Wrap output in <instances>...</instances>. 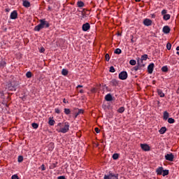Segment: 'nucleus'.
I'll use <instances>...</instances> for the list:
<instances>
[{"mask_svg":"<svg viewBox=\"0 0 179 179\" xmlns=\"http://www.w3.org/2000/svg\"><path fill=\"white\" fill-rule=\"evenodd\" d=\"M39 22L40 23L34 27V31H40L42 29H48V27H50V22L45 20V19L39 20Z\"/></svg>","mask_w":179,"mask_h":179,"instance_id":"nucleus-1","label":"nucleus"},{"mask_svg":"<svg viewBox=\"0 0 179 179\" xmlns=\"http://www.w3.org/2000/svg\"><path fill=\"white\" fill-rule=\"evenodd\" d=\"M57 127H58V128H59V129H57V131L59 133L66 134V132H68L69 131V128L71 126L69 124V122H65L63 123H61V122L58 123Z\"/></svg>","mask_w":179,"mask_h":179,"instance_id":"nucleus-2","label":"nucleus"},{"mask_svg":"<svg viewBox=\"0 0 179 179\" xmlns=\"http://www.w3.org/2000/svg\"><path fill=\"white\" fill-rule=\"evenodd\" d=\"M119 79L120 80H127L128 79V73L127 71H122L119 73Z\"/></svg>","mask_w":179,"mask_h":179,"instance_id":"nucleus-3","label":"nucleus"},{"mask_svg":"<svg viewBox=\"0 0 179 179\" xmlns=\"http://www.w3.org/2000/svg\"><path fill=\"white\" fill-rule=\"evenodd\" d=\"M164 157L168 162H174V155L172 152L165 155Z\"/></svg>","mask_w":179,"mask_h":179,"instance_id":"nucleus-4","label":"nucleus"},{"mask_svg":"<svg viewBox=\"0 0 179 179\" xmlns=\"http://www.w3.org/2000/svg\"><path fill=\"white\" fill-rule=\"evenodd\" d=\"M143 23L144 26L149 27V26H152V23H153V22L150 19L145 18L143 20Z\"/></svg>","mask_w":179,"mask_h":179,"instance_id":"nucleus-5","label":"nucleus"},{"mask_svg":"<svg viewBox=\"0 0 179 179\" xmlns=\"http://www.w3.org/2000/svg\"><path fill=\"white\" fill-rule=\"evenodd\" d=\"M143 67H145L144 64H141L139 62H137V66L134 67V71H139V69H142Z\"/></svg>","mask_w":179,"mask_h":179,"instance_id":"nucleus-6","label":"nucleus"},{"mask_svg":"<svg viewBox=\"0 0 179 179\" xmlns=\"http://www.w3.org/2000/svg\"><path fill=\"white\" fill-rule=\"evenodd\" d=\"M153 69H155V64L151 63L148 66V72L151 75V73H153Z\"/></svg>","mask_w":179,"mask_h":179,"instance_id":"nucleus-7","label":"nucleus"},{"mask_svg":"<svg viewBox=\"0 0 179 179\" xmlns=\"http://www.w3.org/2000/svg\"><path fill=\"white\" fill-rule=\"evenodd\" d=\"M82 29L83 31H87L88 30H90V24H89V22H86L83 24Z\"/></svg>","mask_w":179,"mask_h":179,"instance_id":"nucleus-8","label":"nucleus"},{"mask_svg":"<svg viewBox=\"0 0 179 179\" xmlns=\"http://www.w3.org/2000/svg\"><path fill=\"white\" fill-rule=\"evenodd\" d=\"M141 148L144 152H149L150 150V146L148 144H141Z\"/></svg>","mask_w":179,"mask_h":179,"instance_id":"nucleus-9","label":"nucleus"},{"mask_svg":"<svg viewBox=\"0 0 179 179\" xmlns=\"http://www.w3.org/2000/svg\"><path fill=\"white\" fill-rule=\"evenodd\" d=\"M10 19L15 20V19H17V11L13 10L10 15Z\"/></svg>","mask_w":179,"mask_h":179,"instance_id":"nucleus-10","label":"nucleus"},{"mask_svg":"<svg viewBox=\"0 0 179 179\" xmlns=\"http://www.w3.org/2000/svg\"><path fill=\"white\" fill-rule=\"evenodd\" d=\"M148 59V55H143L141 56L140 59L137 60V62L140 64H143V61H146Z\"/></svg>","mask_w":179,"mask_h":179,"instance_id":"nucleus-11","label":"nucleus"},{"mask_svg":"<svg viewBox=\"0 0 179 179\" xmlns=\"http://www.w3.org/2000/svg\"><path fill=\"white\" fill-rule=\"evenodd\" d=\"M170 27L169 26H164L162 29V31L164 34H169V33H170Z\"/></svg>","mask_w":179,"mask_h":179,"instance_id":"nucleus-12","label":"nucleus"},{"mask_svg":"<svg viewBox=\"0 0 179 179\" xmlns=\"http://www.w3.org/2000/svg\"><path fill=\"white\" fill-rule=\"evenodd\" d=\"M105 100L106 101H113V96L111 94H108L105 96Z\"/></svg>","mask_w":179,"mask_h":179,"instance_id":"nucleus-13","label":"nucleus"},{"mask_svg":"<svg viewBox=\"0 0 179 179\" xmlns=\"http://www.w3.org/2000/svg\"><path fill=\"white\" fill-rule=\"evenodd\" d=\"M169 117H170V114L169 113V112L164 111L163 115V120L164 121H167V120H169Z\"/></svg>","mask_w":179,"mask_h":179,"instance_id":"nucleus-14","label":"nucleus"},{"mask_svg":"<svg viewBox=\"0 0 179 179\" xmlns=\"http://www.w3.org/2000/svg\"><path fill=\"white\" fill-rule=\"evenodd\" d=\"M22 5L24 6V8H30V3L27 0H23Z\"/></svg>","mask_w":179,"mask_h":179,"instance_id":"nucleus-15","label":"nucleus"},{"mask_svg":"<svg viewBox=\"0 0 179 179\" xmlns=\"http://www.w3.org/2000/svg\"><path fill=\"white\" fill-rule=\"evenodd\" d=\"M163 167H159L158 169H157L156 170V173L157 174V176H162V174H163Z\"/></svg>","mask_w":179,"mask_h":179,"instance_id":"nucleus-16","label":"nucleus"},{"mask_svg":"<svg viewBox=\"0 0 179 179\" xmlns=\"http://www.w3.org/2000/svg\"><path fill=\"white\" fill-rule=\"evenodd\" d=\"M166 131H167V128H166V127H163L159 130V132L160 135H163V134H166Z\"/></svg>","mask_w":179,"mask_h":179,"instance_id":"nucleus-17","label":"nucleus"},{"mask_svg":"<svg viewBox=\"0 0 179 179\" xmlns=\"http://www.w3.org/2000/svg\"><path fill=\"white\" fill-rule=\"evenodd\" d=\"M54 117H49L48 124L51 127H53V125L55 124V120H52Z\"/></svg>","mask_w":179,"mask_h":179,"instance_id":"nucleus-18","label":"nucleus"},{"mask_svg":"<svg viewBox=\"0 0 179 179\" xmlns=\"http://www.w3.org/2000/svg\"><path fill=\"white\" fill-rule=\"evenodd\" d=\"M6 66V62H5L4 60L0 61V69H3Z\"/></svg>","mask_w":179,"mask_h":179,"instance_id":"nucleus-19","label":"nucleus"},{"mask_svg":"<svg viewBox=\"0 0 179 179\" xmlns=\"http://www.w3.org/2000/svg\"><path fill=\"white\" fill-rule=\"evenodd\" d=\"M157 94L159 96V97H164V93L163 92V91L162 90L158 89L157 90Z\"/></svg>","mask_w":179,"mask_h":179,"instance_id":"nucleus-20","label":"nucleus"},{"mask_svg":"<svg viewBox=\"0 0 179 179\" xmlns=\"http://www.w3.org/2000/svg\"><path fill=\"white\" fill-rule=\"evenodd\" d=\"M77 6L78 8H83L85 6V3H83L82 1H78L77 2Z\"/></svg>","mask_w":179,"mask_h":179,"instance_id":"nucleus-21","label":"nucleus"},{"mask_svg":"<svg viewBox=\"0 0 179 179\" xmlns=\"http://www.w3.org/2000/svg\"><path fill=\"white\" fill-rule=\"evenodd\" d=\"M110 83L113 86H118V80L113 79L110 81Z\"/></svg>","mask_w":179,"mask_h":179,"instance_id":"nucleus-22","label":"nucleus"},{"mask_svg":"<svg viewBox=\"0 0 179 179\" xmlns=\"http://www.w3.org/2000/svg\"><path fill=\"white\" fill-rule=\"evenodd\" d=\"M112 176V173L111 171H109V174L108 175H104L103 179H110L113 178Z\"/></svg>","mask_w":179,"mask_h":179,"instance_id":"nucleus-23","label":"nucleus"},{"mask_svg":"<svg viewBox=\"0 0 179 179\" xmlns=\"http://www.w3.org/2000/svg\"><path fill=\"white\" fill-rule=\"evenodd\" d=\"M68 73H69V71L66 69H63L62 70V75H63V76H66V75H68Z\"/></svg>","mask_w":179,"mask_h":179,"instance_id":"nucleus-24","label":"nucleus"},{"mask_svg":"<svg viewBox=\"0 0 179 179\" xmlns=\"http://www.w3.org/2000/svg\"><path fill=\"white\" fill-rule=\"evenodd\" d=\"M124 111H125V108H124V106L120 107L117 110V113H120V114H122V113H124Z\"/></svg>","mask_w":179,"mask_h":179,"instance_id":"nucleus-25","label":"nucleus"},{"mask_svg":"<svg viewBox=\"0 0 179 179\" xmlns=\"http://www.w3.org/2000/svg\"><path fill=\"white\" fill-rule=\"evenodd\" d=\"M162 176H163V177H166V176H169V170H167V169H164L163 171H162Z\"/></svg>","mask_w":179,"mask_h":179,"instance_id":"nucleus-26","label":"nucleus"},{"mask_svg":"<svg viewBox=\"0 0 179 179\" xmlns=\"http://www.w3.org/2000/svg\"><path fill=\"white\" fill-rule=\"evenodd\" d=\"M77 111L78 108H74V109L73 110V113L75 114L74 118H78V115H79V114L77 113Z\"/></svg>","mask_w":179,"mask_h":179,"instance_id":"nucleus-27","label":"nucleus"},{"mask_svg":"<svg viewBox=\"0 0 179 179\" xmlns=\"http://www.w3.org/2000/svg\"><path fill=\"white\" fill-rule=\"evenodd\" d=\"M122 52V50H121V49L120 48H116L114 52L115 54H117L118 55H120V54H121Z\"/></svg>","mask_w":179,"mask_h":179,"instance_id":"nucleus-28","label":"nucleus"},{"mask_svg":"<svg viewBox=\"0 0 179 179\" xmlns=\"http://www.w3.org/2000/svg\"><path fill=\"white\" fill-rule=\"evenodd\" d=\"M26 76L28 78V79H30L33 76V73H31V71H28L26 73Z\"/></svg>","mask_w":179,"mask_h":179,"instance_id":"nucleus-29","label":"nucleus"},{"mask_svg":"<svg viewBox=\"0 0 179 179\" xmlns=\"http://www.w3.org/2000/svg\"><path fill=\"white\" fill-rule=\"evenodd\" d=\"M64 114H66V115H69V114H71V109L64 108Z\"/></svg>","mask_w":179,"mask_h":179,"instance_id":"nucleus-30","label":"nucleus"},{"mask_svg":"<svg viewBox=\"0 0 179 179\" xmlns=\"http://www.w3.org/2000/svg\"><path fill=\"white\" fill-rule=\"evenodd\" d=\"M168 122L169 124H174L176 122V120L172 117H169L168 118Z\"/></svg>","mask_w":179,"mask_h":179,"instance_id":"nucleus-31","label":"nucleus"},{"mask_svg":"<svg viewBox=\"0 0 179 179\" xmlns=\"http://www.w3.org/2000/svg\"><path fill=\"white\" fill-rule=\"evenodd\" d=\"M164 20H169L170 19V14H165L163 17Z\"/></svg>","mask_w":179,"mask_h":179,"instance_id":"nucleus-32","label":"nucleus"},{"mask_svg":"<svg viewBox=\"0 0 179 179\" xmlns=\"http://www.w3.org/2000/svg\"><path fill=\"white\" fill-rule=\"evenodd\" d=\"M112 178L110 179H118V173H113L110 175Z\"/></svg>","mask_w":179,"mask_h":179,"instance_id":"nucleus-33","label":"nucleus"},{"mask_svg":"<svg viewBox=\"0 0 179 179\" xmlns=\"http://www.w3.org/2000/svg\"><path fill=\"white\" fill-rule=\"evenodd\" d=\"M162 72H169V68L167 67V66H164L162 68Z\"/></svg>","mask_w":179,"mask_h":179,"instance_id":"nucleus-34","label":"nucleus"},{"mask_svg":"<svg viewBox=\"0 0 179 179\" xmlns=\"http://www.w3.org/2000/svg\"><path fill=\"white\" fill-rule=\"evenodd\" d=\"M31 127H32V128H34V129H37V128H38V124H37V123H32L31 124Z\"/></svg>","mask_w":179,"mask_h":179,"instance_id":"nucleus-35","label":"nucleus"},{"mask_svg":"<svg viewBox=\"0 0 179 179\" xmlns=\"http://www.w3.org/2000/svg\"><path fill=\"white\" fill-rule=\"evenodd\" d=\"M129 64H130V65H136V61L135 60V59H131L130 61H129Z\"/></svg>","mask_w":179,"mask_h":179,"instance_id":"nucleus-36","label":"nucleus"},{"mask_svg":"<svg viewBox=\"0 0 179 179\" xmlns=\"http://www.w3.org/2000/svg\"><path fill=\"white\" fill-rule=\"evenodd\" d=\"M118 157H120V155H118V154H117V153L113 154V160H117L118 159Z\"/></svg>","mask_w":179,"mask_h":179,"instance_id":"nucleus-37","label":"nucleus"},{"mask_svg":"<svg viewBox=\"0 0 179 179\" xmlns=\"http://www.w3.org/2000/svg\"><path fill=\"white\" fill-rule=\"evenodd\" d=\"M17 162L18 163H22V162H23V156L22 155L18 156Z\"/></svg>","mask_w":179,"mask_h":179,"instance_id":"nucleus-38","label":"nucleus"},{"mask_svg":"<svg viewBox=\"0 0 179 179\" xmlns=\"http://www.w3.org/2000/svg\"><path fill=\"white\" fill-rule=\"evenodd\" d=\"M55 146H54V143H50L49 144V150H52V149H54Z\"/></svg>","mask_w":179,"mask_h":179,"instance_id":"nucleus-39","label":"nucleus"},{"mask_svg":"<svg viewBox=\"0 0 179 179\" xmlns=\"http://www.w3.org/2000/svg\"><path fill=\"white\" fill-rule=\"evenodd\" d=\"M83 113H84L83 109H78V108H77V113H78L79 115H80V114H83Z\"/></svg>","mask_w":179,"mask_h":179,"instance_id":"nucleus-40","label":"nucleus"},{"mask_svg":"<svg viewBox=\"0 0 179 179\" xmlns=\"http://www.w3.org/2000/svg\"><path fill=\"white\" fill-rule=\"evenodd\" d=\"M105 58H106V61L108 62V61H110V55H108V53H106L105 55Z\"/></svg>","mask_w":179,"mask_h":179,"instance_id":"nucleus-41","label":"nucleus"},{"mask_svg":"<svg viewBox=\"0 0 179 179\" xmlns=\"http://www.w3.org/2000/svg\"><path fill=\"white\" fill-rule=\"evenodd\" d=\"M109 71L111 72L112 73H114V72H115V69L114 68V66H110Z\"/></svg>","mask_w":179,"mask_h":179,"instance_id":"nucleus-42","label":"nucleus"},{"mask_svg":"<svg viewBox=\"0 0 179 179\" xmlns=\"http://www.w3.org/2000/svg\"><path fill=\"white\" fill-rule=\"evenodd\" d=\"M166 48H167V50H171V43H168L166 44Z\"/></svg>","mask_w":179,"mask_h":179,"instance_id":"nucleus-43","label":"nucleus"},{"mask_svg":"<svg viewBox=\"0 0 179 179\" xmlns=\"http://www.w3.org/2000/svg\"><path fill=\"white\" fill-rule=\"evenodd\" d=\"M94 131L96 134H100V129L98 127H95Z\"/></svg>","mask_w":179,"mask_h":179,"instance_id":"nucleus-44","label":"nucleus"},{"mask_svg":"<svg viewBox=\"0 0 179 179\" xmlns=\"http://www.w3.org/2000/svg\"><path fill=\"white\" fill-rule=\"evenodd\" d=\"M11 179H19V176L17 175H13Z\"/></svg>","mask_w":179,"mask_h":179,"instance_id":"nucleus-45","label":"nucleus"},{"mask_svg":"<svg viewBox=\"0 0 179 179\" xmlns=\"http://www.w3.org/2000/svg\"><path fill=\"white\" fill-rule=\"evenodd\" d=\"M41 169L42 171H45V166L44 164H42V165L41 166Z\"/></svg>","mask_w":179,"mask_h":179,"instance_id":"nucleus-46","label":"nucleus"},{"mask_svg":"<svg viewBox=\"0 0 179 179\" xmlns=\"http://www.w3.org/2000/svg\"><path fill=\"white\" fill-rule=\"evenodd\" d=\"M55 111L56 114H59L61 113V110H59V108H55Z\"/></svg>","mask_w":179,"mask_h":179,"instance_id":"nucleus-47","label":"nucleus"},{"mask_svg":"<svg viewBox=\"0 0 179 179\" xmlns=\"http://www.w3.org/2000/svg\"><path fill=\"white\" fill-rule=\"evenodd\" d=\"M166 13H167V10H163L162 11V15H166Z\"/></svg>","mask_w":179,"mask_h":179,"instance_id":"nucleus-48","label":"nucleus"},{"mask_svg":"<svg viewBox=\"0 0 179 179\" xmlns=\"http://www.w3.org/2000/svg\"><path fill=\"white\" fill-rule=\"evenodd\" d=\"M44 51H45V49H44V48H41L40 52H44Z\"/></svg>","mask_w":179,"mask_h":179,"instance_id":"nucleus-49","label":"nucleus"},{"mask_svg":"<svg viewBox=\"0 0 179 179\" xmlns=\"http://www.w3.org/2000/svg\"><path fill=\"white\" fill-rule=\"evenodd\" d=\"M63 103H64V104H66V103H68L69 102H68V101H66V99H63Z\"/></svg>","mask_w":179,"mask_h":179,"instance_id":"nucleus-50","label":"nucleus"},{"mask_svg":"<svg viewBox=\"0 0 179 179\" xmlns=\"http://www.w3.org/2000/svg\"><path fill=\"white\" fill-rule=\"evenodd\" d=\"M57 179H65V176H59Z\"/></svg>","mask_w":179,"mask_h":179,"instance_id":"nucleus-51","label":"nucleus"},{"mask_svg":"<svg viewBox=\"0 0 179 179\" xmlns=\"http://www.w3.org/2000/svg\"><path fill=\"white\" fill-rule=\"evenodd\" d=\"M77 87H83V85H78Z\"/></svg>","mask_w":179,"mask_h":179,"instance_id":"nucleus-52","label":"nucleus"},{"mask_svg":"<svg viewBox=\"0 0 179 179\" xmlns=\"http://www.w3.org/2000/svg\"><path fill=\"white\" fill-rule=\"evenodd\" d=\"M176 51H179V46L176 48Z\"/></svg>","mask_w":179,"mask_h":179,"instance_id":"nucleus-53","label":"nucleus"},{"mask_svg":"<svg viewBox=\"0 0 179 179\" xmlns=\"http://www.w3.org/2000/svg\"><path fill=\"white\" fill-rule=\"evenodd\" d=\"M48 10H51V7L48 6Z\"/></svg>","mask_w":179,"mask_h":179,"instance_id":"nucleus-54","label":"nucleus"},{"mask_svg":"<svg viewBox=\"0 0 179 179\" xmlns=\"http://www.w3.org/2000/svg\"><path fill=\"white\" fill-rule=\"evenodd\" d=\"M6 12H9V9H8V8H6Z\"/></svg>","mask_w":179,"mask_h":179,"instance_id":"nucleus-55","label":"nucleus"},{"mask_svg":"<svg viewBox=\"0 0 179 179\" xmlns=\"http://www.w3.org/2000/svg\"><path fill=\"white\" fill-rule=\"evenodd\" d=\"M136 2H141V0H135Z\"/></svg>","mask_w":179,"mask_h":179,"instance_id":"nucleus-56","label":"nucleus"},{"mask_svg":"<svg viewBox=\"0 0 179 179\" xmlns=\"http://www.w3.org/2000/svg\"><path fill=\"white\" fill-rule=\"evenodd\" d=\"M80 93H83V90H81L80 91Z\"/></svg>","mask_w":179,"mask_h":179,"instance_id":"nucleus-57","label":"nucleus"},{"mask_svg":"<svg viewBox=\"0 0 179 179\" xmlns=\"http://www.w3.org/2000/svg\"><path fill=\"white\" fill-rule=\"evenodd\" d=\"M83 17H85V13H82Z\"/></svg>","mask_w":179,"mask_h":179,"instance_id":"nucleus-58","label":"nucleus"},{"mask_svg":"<svg viewBox=\"0 0 179 179\" xmlns=\"http://www.w3.org/2000/svg\"><path fill=\"white\" fill-rule=\"evenodd\" d=\"M131 43H134V39H131Z\"/></svg>","mask_w":179,"mask_h":179,"instance_id":"nucleus-59","label":"nucleus"},{"mask_svg":"<svg viewBox=\"0 0 179 179\" xmlns=\"http://www.w3.org/2000/svg\"><path fill=\"white\" fill-rule=\"evenodd\" d=\"M117 36H121V34L118 33V34H117Z\"/></svg>","mask_w":179,"mask_h":179,"instance_id":"nucleus-60","label":"nucleus"},{"mask_svg":"<svg viewBox=\"0 0 179 179\" xmlns=\"http://www.w3.org/2000/svg\"><path fill=\"white\" fill-rule=\"evenodd\" d=\"M171 1H174V0H171Z\"/></svg>","mask_w":179,"mask_h":179,"instance_id":"nucleus-61","label":"nucleus"}]
</instances>
